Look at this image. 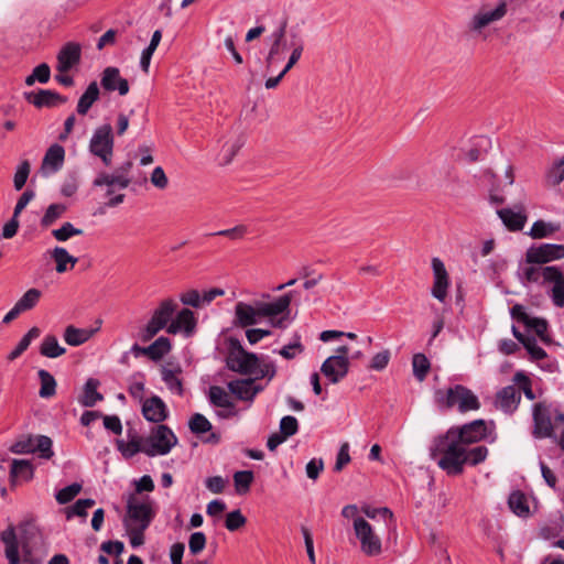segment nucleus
<instances>
[{"label": "nucleus", "instance_id": "nucleus-1", "mask_svg": "<svg viewBox=\"0 0 564 564\" xmlns=\"http://www.w3.org/2000/svg\"><path fill=\"white\" fill-rule=\"evenodd\" d=\"M464 448L460 440L448 429L444 434L434 437L430 455L432 459H437V466L447 475L456 476L462 474Z\"/></svg>", "mask_w": 564, "mask_h": 564}, {"label": "nucleus", "instance_id": "nucleus-2", "mask_svg": "<svg viewBox=\"0 0 564 564\" xmlns=\"http://www.w3.org/2000/svg\"><path fill=\"white\" fill-rule=\"evenodd\" d=\"M434 399L441 410H449L457 406L460 413H466L480 408L478 397L470 389L462 384H455L446 390H436Z\"/></svg>", "mask_w": 564, "mask_h": 564}, {"label": "nucleus", "instance_id": "nucleus-3", "mask_svg": "<svg viewBox=\"0 0 564 564\" xmlns=\"http://www.w3.org/2000/svg\"><path fill=\"white\" fill-rule=\"evenodd\" d=\"M523 275L529 282L553 283L551 297L555 306L564 307V275L557 267H528L523 270Z\"/></svg>", "mask_w": 564, "mask_h": 564}, {"label": "nucleus", "instance_id": "nucleus-4", "mask_svg": "<svg viewBox=\"0 0 564 564\" xmlns=\"http://www.w3.org/2000/svg\"><path fill=\"white\" fill-rule=\"evenodd\" d=\"M508 13V2L499 0L495 6L482 4L468 20L467 31L473 35L482 34L490 24L502 20Z\"/></svg>", "mask_w": 564, "mask_h": 564}, {"label": "nucleus", "instance_id": "nucleus-5", "mask_svg": "<svg viewBox=\"0 0 564 564\" xmlns=\"http://www.w3.org/2000/svg\"><path fill=\"white\" fill-rule=\"evenodd\" d=\"M227 368L241 375L257 373L259 357L247 351L236 338L229 339V351L226 358Z\"/></svg>", "mask_w": 564, "mask_h": 564}, {"label": "nucleus", "instance_id": "nucleus-6", "mask_svg": "<svg viewBox=\"0 0 564 564\" xmlns=\"http://www.w3.org/2000/svg\"><path fill=\"white\" fill-rule=\"evenodd\" d=\"M52 445V440L46 435L24 434L15 440L9 451L18 455L39 453L41 458L50 459L54 455Z\"/></svg>", "mask_w": 564, "mask_h": 564}, {"label": "nucleus", "instance_id": "nucleus-7", "mask_svg": "<svg viewBox=\"0 0 564 564\" xmlns=\"http://www.w3.org/2000/svg\"><path fill=\"white\" fill-rule=\"evenodd\" d=\"M144 443L147 456H164L176 446L177 437L167 425L159 424L151 430L149 436L144 438Z\"/></svg>", "mask_w": 564, "mask_h": 564}, {"label": "nucleus", "instance_id": "nucleus-8", "mask_svg": "<svg viewBox=\"0 0 564 564\" xmlns=\"http://www.w3.org/2000/svg\"><path fill=\"white\" fill-rule=\"evenodd\" d=\"M113 144L112 127L105 123L95 129L89 141V151L93 155L99 158L106 166H110L113 156Z\"/></svg>", "mask_w": 564, "mask_h": 564}, {"label": "nucleus", "instance_id": "nucleus-9", "mask_svg": "<svg viewBox=\"0 0 564 564\" xmlns=\"http://www.w3.org/2000/svg\"><path fill=\"white\" fill-rule=\"evenodd\" d=\"M291 301L292 292L278 297L273 302H258L261 317H269L273 327L285 328Z\"/></svg>", "mask_w": 564, "mask_h": 564}, {"label": "nucleus", "instance_id": "nucleus-10", "mask_svg": "<svg viewBox=\"0 0 564 564\" xmlns=\"http://www.w3.org/2000/svg\"><path fill=\"white\" fill-rule=\"evenodd\" d=\"M356 538L360 542L361 551L368 556L379 555L382 551L381 540L375 533L371 524L364 518H356L352 522Z\"/></svg>", "mask_w": 564, "mask_h": 564}, {"label": "nucleus", "instance_id": "nucleus-11", "mask_svg": "<svg viewBox=\"0 0 564 564\" xmlns=\"http://www.w3.org/2000/svg\"><path fill=\"white\" fill-rule=\"evenodd\" d=\"M553 406L546 402H538L532 408L534 438H550L554 435V426L552 423Z\"/></svg>", "mask_w": 564, "mask_h": 564}, {"label": "nucleus", "instance_id": "nucleus-12", "mask_svg": "<svg viewBox=\"0 0 564 564\" xmlns=\"http://www.w3.org/2000/svg\"><path fill=\"white\" fill-rule=\"evenodd\" d=\"M128 519L124 521V525L130 524L139 527L141 530H147L151 524L155 512L152 508L151 501H138L134 498H130L127 503Z\"/></svg>", "mask_w": 564, "mask_h": 564}, {"label": "nucleus", "instance_id": "nucleus-13", "mask_svg": "<svg viewBox=\"0 0 564 564\" xmlns=\"http://www.w3.org/2000/svg\"><path fill=\"white\" fill-rule=\"evenodd\" d=\"M563 258L564 245L557 243H542L540 246H532L525 253L527 262L531 264H543Z\"/></svg>", "mask_w": 564, "mask_h": 564}, {"label": "nucleus", "instance_id": "nucleus-14", "mask_svg": "<svg viewBox=\"0 0 564 564\" xmlns=\"http://www.w3.org/2000/svg\"><path fill=\"white\" fill-rule=\"evenodd\" d=\"M451 430L460 440L464 446L480 442L487 436V424L481 419L462 426H452Z\"/></svg>", "mask_w": 564, "mask_h": 564}, {"label": "nucleus", "instance_id": "nucleus-15", "mask_svg": "<svg viewBox=\"0 0 564 564\" xmlns=\"http://www.w3.org/2000/svg\"><path fill=\"white\" fill-rule=\"evenodd\" d=\"M132 167L131 162H126L118 167L113 173H99L94 180L93 185L95 187L101 186H117L120 189H124L130 185V178L128 176L130 169Z\"/></svg>", "mask_w": 564, "mask_h": 564}, {"label": "nucleus", "instance_id": "nucleus-16", "mask_svg": "<svg viewBox=\"0 0 564 564\" xmlns=\"http://www.w3.org/2000/svg\"><path fill=\"white\" fill-rule=\"evenodd\" d=\"M23 96L29 104L36 108H53L67 101L66 97L50 89H40L37 93L25 91Z\"/></svg>", "mask_w": 564, "mask_h": 564}, {"label": "nucleus", "instance_id": "nucleus-17", "mask_svg": "<svg viewBox=\"0 0 564 564\" xmlns=\"http://www.w3.org/2000/svg\"><path fill=\"white\" fill-rule=\"evenodd\" d=\"M141 403V413L147 421L159 425L167 419V406L160 397L152 395Z\"/></svg>", "mask_w": 564, "mask_h": 564}, {"label": "nucleus", "instance_id": "nucleus-18", "mask_svg": "<svg viewBox=\"0 0 564 564\" xmlns=\"http://www.w3.org/2000/svg\"><path fill=\"white\" fill-rule=\"evenodd\" d=\"M432 270L434 275L432 295L440 302H444L447 296V289L449 285V278L444 262L440 258H433Z\"/></svg>", "mask_w": 564, "mask_h": 564}, {"label": "nucleus", "instance_id": "nucleus-19", "mask_svg": "<svg viewBox=\"0 0 564 564\" xmlns=\"http://www.w3.org/2000/svg\"><path fill=\"white\" fill-rule=\"evenodd\" d=\"M521 402V393L516 384L503 387L496 393L495 406L506 414H512L517 411Z\"/></svg>", "mask_w": 564, "mask_h": 564}, {"label": "nucleus", "instance_id": "nucleus-20", "mask_svg": "<svg viewBox=\"0 0 564 564\" xmlns=\"http://www.w3.org/2000/svg\"><path fill=\"white\" fill-rule=\"evenodd\" d=\"M349 371V359H343L341 357H328L321 367V372L327 378V380L336 384L344 379Z\"/></svg>", "mask_w": 564, "mask_h": 564}, {"label": "nucleus", "instance_id": "nucleus-21", "mask_svg": "<svg viewBox=\"0 0 564 564\" xmlns=\"http://www.w3.org/2000/svg\"><path fill=\"white\" fill-rule=\"evenodd\" d=\"M100 84L101 87L109 93L118 91L120 96H124L129 93L128 80L121 77L119 68L113 66H108L104 69Z\"/></svg>", "mask_w": 564, "mask_h": 564}, {"label": "nucleus", "instance_id": "nucleus-22", "mask_svg": "<svg viewBox=\"0 0 564 564\" xmlns=\"http://www.w3.org/2000/svg\"><path fill=\"white\" fill-rule=\"evenodd\" d=\"M82 47L78 43L68 42L59 51L57 55V70L67 73L70 68L80 62Z\"/></svg>", "mask_w": 564, "mask_h": 564}, {"label": "nucleus", "instance_id": "nucleus-23", "mask_svg": "<svg viewBox=\"0 0 564 564\" xmlns=\"http://www.w3.org/2000/svg\"><path fill=\"white\" fill-rule=\"evenodd\" d=\"M128 440H117L116 447L123 458L130 459L138 453L145 454L144 438L141 437L135 431L129 430L127 432Z\"/></svg>", "mask_w": 564, "mask_h": 564}, {"label": "nucleus", "instance_id": "nucleus-24", "mask_svg": "<svg viewBox=\"0 0 564 564\" xmlns=\"http://www.w3.org/2000/svg\"><path fill=\"white\" fill-rule=\"evenodd\" d=\"M262 318L259 312V304L254 305L238 302L235 306V325L240 327H248L256 325Z\"/></svg>", "mask_w": 564, "mask_h": 564}, {"label": "nucleus", "instance_id": "nucleus-25", "mask_svg": "<svg viewBox=\"0 0 564 564\" xmlns=\"http://www.w3.org/2000/svg\"><path fill=\"white\" fill-rule=\"evenodd\" d=\"M228 388L239 400L251 401L263 389L256 384V379H238L230 381Z\"/></svg>", "mask_w": 564, "mask_h": 564}, {"label": "nucleus", "instance_id": "nucleus-26", "mask_svg": "<svg viewBox=\"0 0 564 564\" xmlns=\"http://www.w3.org/2000/svg\"><path fill=\"white\" fill-rule=\"evenodd\" d=\"M196 327V318L194 313L188 308L181 310L176 317L171 321L167 326L169 334H177L180 332L189 336Z\"/></svg>", "mask_w": 564, "mask_h": 564}, {"label": "nucleus", "instance_id": "nucleus-27", "mask_svg": "<svg viewBox=\"0 0 564 564\" xmlns=\"http://www.w3.org/2000/svg\"><path fill=\"white\" fill-rule=\"evenodd\" d=\"M1 542L4 544V554L9 564H19V542L13 527L7 528L0 535Z\"/></svg>", "mask_w": 564, "mask_h": 564}, {"label": "nucleus", "instance_id": "nucleus-28", "mask_svg": "<svg viewBox=\"0 0 564 564\" xmlns=\"http://www.w3.org/2000/svg\"><path fill=\"white\" fill-rule=\"evenodd\" d=\"M497 214L510 231L522 230L527 221V215L523 210L514 212L511 208H502L499 209Z\"/></svg>", "mask_w": 564, "mask_h": 564}, {"label": "nucleus", "instance_id": "nucleus-29", "mask_svg": "<svg viewBox=\"0 0 564 564\" xmlns=\"http://www.w3.org/2000/svg\"><path fill=\"white\" fill-rule=\"evenodd\" d=\"M65 159V150L62 145L55 143L51 145L43 159L42 169L55 173L62 169Z\"/></svg>", "mask_w": 564, "mask_h": 564}, {"label": "nucleus", "instance_id": "nucleus-30", "mask_svg": "<svg viewBox=\"0 0 564 564\" xmlns=\"http://www.w3.org/2000/svg\"><path fill=\"white\" fill-rule=\"evenodd\" d=\"M96 329L77 328L74 325H68L64 329L63 338L69 346L77 347L88 341Z\"/></svg>", "mask_w": 564, "mask_h": 564}, {"label": "nucleus", "instance_id": "nucleus-31", "mask_svg": "<svg viewBox=\"0 0 564 564\" xmlns=\"http://www.w3.org/2000/svg\"><path fill=\"white\" fill-rule=\"evenodd\" d=\"M51 257L55 262V270L57 273H64L68 270H72L75 264L78 262L76 257L69 254V252L63 247H55Z\"/></svg>", "mask_w": 564, "mask_h": 564}, {"label": "nucleus", "instance_id": "nucleus-32", "mask_svg": "<svg viewBox=\"0 0 564 564\" xmlns=\"http://www.w3.org/2000/svg\"><path fill=\"white\" fill-rule=\"evenodd\" d=\"M34 476V468L28 459H13L10 469V480L13 484L17 479L29 481Z\"/></svg>", "mask_w": 564, "mask_h": 564}, {"label": "nucleus", "instance_id": "nucleus-33", "mask_svg": "<svg viewBox=\"0 0 564 564\" xmlns=\"http://www.w3.org/2000/svg\"><path fill=\"white\" fill-rule=\"evenodd\" d=\"M99 95H100V91H99V87H98L97 83L91 82L88 85L85 93L80 96V98L77 102L76 111L79 115L85 116L89 111V109L91 108L94 102H96L99 99Z\"/></svg>", "mask_w": 564, "mask_h": 564}, {"label": "nucleus", "instance_id": "nucleus-34", "mask_svg": "<svg viewBox=\"0 0 564 564\" xmlns=\"http://www.w3.org/2000/svg\"><path fill=\"white\" fill-rule=\"evenodd\" d=\"M41 336V329L37 326L31 327L26 334L20 339L18 345L10 351L7 356L9 361H13L18 359L31 345L34 339H37Z\"/></svg>", "mask_w": 564, "mask_h": 564}, {"label": "nucleus", "instance_id": "nucleus-35", "mask_svg": "<svg viewBox=\"0 0 564 564\" xmlns=\"http://www.w3.org/2000/svg\"><path fill=\"white\" fill-rule=\"evenodd\" d=\"M99 381L94 378H89L85 386L83 395L79 402L87 408L94 406L98 401L104 399L102 394L98 392Z\"/></svg>", "mask_w": 564, "mask_h": 564}, {"label": "nucleus", "instance_id": "nucleus-36", "mask_svg": "<svg viewBox=\"0 0 564 564\" xmlns=\"http://www.w3.org/2000/svg\"><path fill=\"white\" fill-rule=\"evenodd\" d=\"M66 352L55 335H46L40 346V354L46 358H58Z\"/></svg>", "mask_w": 564, "mask_h": 564}, {"label": "nucleus", "instance_id": "nucleus-37", "mask_svg": "<svg viewBox=\"0 0 564 564\" xmlns=\"http://www.w3.org/2000/svg\"><path fill=\"white\" fill-rule=\"evenodd\" d=\"M171 350V341L167 337L161 336L150 346L142 349V354L156 361L163 358Z\"/></svg>", "mask_w": 564, "mask_h": 564}, {"label": "nucleus", "instance_id": "nucleus-38", "mask_svg": "<svg viewBox=\"0 0 564 564\" xmlns=\"http://www.w3.org/2000/svg\"><path fill=\"white\" fill-rule=\"evenodd\" d=\"M488 456V448L484 445H479L473 448H468V446H465L464 448V458L462 460V473L464 471V466L470 465L476 466L482 462Z\"/></svg>", "mask_w": 564, "mask_h": 564}, {"label": "nucleus", "instance_id": "nucleus-39", "mask_svg": "<svg viewBox=\"0 0 564 564\" xmlns=\"http://www.w3.org/2000/svg\"><path fill=\"white\" fill-rule=\"evenodd\" d=\"M37 376L41 383L39 395L43 399L55 395L57 386L55 378L45 369H40Z\"/></svg>", "mask_w": 564, "mask_h": 564}, {"label": "nucleus", "instance_id": "nucleus-40", "mask_svg": "<svg viewBox=\"0 0 564 564\" xmlns=\"http://www.w3.org/2000/svg\"><path fill=\"white\" fill-rule=\"evenodd\" d=\"M286 24L283 23L278 31L273 33L274 41L271 45L269 54L267 56V65L271 67L274 63L280 62L282 57L280 56L281 42L285 35Z\"/></svg>", "mask_w": 564, "mask_h": 564}, {"label": "nucleus", "instance_id": "nucleus-41", "mask_svg": "<svg viewBox=\"0 0 564 564\" xmlns=\"http://www.w3.org/2000/svg\"><path fill=\"white\" fill-rule=\"evenodd\" d=\"M209 402L218 408L234 409L235 404L228 393L218 386H212L208 392Z\"/></svg>", "mask_w": 564, "mask_h": 564}, {"label": "nucleus", "instance_id": "nucleus-42", "mask_svg": "<svg viewBox=\"0 0 564 564\" xmlns=\"http://www.w3.org/2000/svg\"><path fill=\"white\" fill-rule=\"evenodd\" d=\"M508 505L512 512L519 517H527L530 512L527 497L521 491H513L509 496Z\"/></svg>", "mask_w": 564, "mask_h": 564}, {"label": "nucleus", "instance_id": "nucleus-43", "mask_svg": "<svg viewBox=\"0 0 564 564\" xmlns=\"http://www.w3.org/2000/svg\"><path fill=\"white\" fill-rule=\"evenodd\" d=\"M42 296V292L39 289L32 288L29 289L15 303V305L20 308V311L26 312L33 310L40 299Z\"/></svg>", "mask_w": 564, "mask_h": 564}, {"label": "nucleus", "instance_id": "nucleus-44", "mask_svg": "<svg viewBox=\"0 0 564 564\" xmlns=\"http://www.w3.org/2000/svg\"><path fill=\"white\" fill-rule=\"evenodd\" d=\"M412 369L413 376L419 381H423L431 369V362L424 354H414L412 357Z\"/></svg>", "mask_w": 564, "mask_h": 564}, {"label": "nucleus", "instance_id": "nucleus-45", "mask_svg": "<svg viewBox=\"0 0 564 564\" xmlns=\"http://www.w3.org/2000/svg\"><path fill=\"white\" fill-rule=\"evenodd\" d=\"M560 230V225L536 220L533 223L529 235L533 239H543Z\"/></svg>", "mask_w": 564, "mask_h": 564}, {"label": "nucleus", "instance_id": "nucleus-46", "mask_svg": "<svg viewBox=\"0 0 564 564\" xmlns=\"http://www.w3.org/2000/svg\"><path fill=\"white\" fill-rule=\"evenodd\" d=\"M176 307L177 304L175 301L171 299L164 300L154 311L152 316L159 321H162V323L167 327L170 325L169 322L172 319V316L176 311Z\"/></svg>", "mask_w": 564, "mask_h": 564}, {"label": "nucleus", "instance_id": "nucleus-47", "mask_svg": "<svg viewBox=\"0 0 564 564\" xmlns=\"http://www.w3.org/2000/svg\"><path fill=\"white\" fill-rule=\"evenodd\" d=\"M254 475L251 470H240L234 474V485L238 495L249 492Z\"/></svg>", "mask_w": 564, "mask_h": 564}, {"label": "nucleus", "instance_id": "nucleus-48", "mask_svg": "<svg viewBox=\"0 0 564 564\" xmlns=\"http://www.w3.org/2000/svg\"><path fill=\"white\" fill-rule=\"evenodd\" d=\"M66 209L67 208L64 204H51L41 218V226L44 228L52 226L65 214Z\"/></svg>", "mask_w": 564, "mask_h": 564}, {"label": "nucleus", "instance_id": "nucleus-49", "mask_svg": "<svg viewBox=\"0 0 564 564\" xmlns=\"http://www.w3.org/2000/svg\"><path fill=\"white\" fill-rule=\"evenodd\" d=\"M512 381L516 386H518L517 389L520 391V393L523 392L528 400L532 401L536 398L532 390V381L523 371H517L512 378Z\"/></svg>", "mask_w": 564, "mask_h": 564}, {"label": "nucleus", "instance_id": "nucleus-50", "mask_svg": "<svg viewBox=\"0 0 564 564\" xmlns=\"http://www.w3.org/2000/svg\"><path fill=\"white\" fill-rule=\"evenodd\" d=\"M545 178L547 184L552 186L560 185L564 181V156L552 164Z\"/></svg>", "mask_w": 564, "mask_h": 564}, {"label": "nucleus", "instance_id": "nucleus-51", "mask_svg": "<svg viewBox=\"0 0 564 564\" xmlns=\"http://www.w3.org/2000/svg\"><path fill=\"white\" fill-rule=\"evenodd\" d=\"M162 380L173 393L177 395L183 394L182 380L178 378L176 371L169 368H163Z\"/></svg>", "mask_w": 564, "mask_h": 564}, {"label": "nucleus", "instance_id": "nucleus-52", "mask_svg": "<svg viewBox=\"0 0 564 564\" xmlns=\"http://www.w3.org/2000/svg\"><path fill=\"white\" fill-rule=\"evenodd\" d=\"M83 235V230L74 227L72 223H64L59 228L52 230V236L61 242L68 240L74 236Z\"/></svg>", "mask_w": 564, "mask_h": 564}, {"label": "nucleus", "instance_id": "nucleus-53", "mask_svg": "<svg viewBox=\"0 0 564 564\" xmlns=\"http://www.w3.org/2000/svg\"><path fill=\"white\" fill-rule=\"evenodd\" d=\"M188 427L192 433L200 435L212 430V423L200 413H195L189 422Z\"/></svg>", "mask_w": 564, "mask_h": 564}, {"label": "nucleus", "instance_id": "nucleus-54", "mask_svg": "<svg viewBox=\"0 0 564 564\" xmlns=\"http://www.w3.org/2000/svg\"><path fill=\"white\" fill-rule=\"evenodd\" d=\"M95 500L91 498L78 499L72 507L66 510V518L70 519L74 516L86 517L87 509L95 506Z\"/></svg>", "mask_w": 564, "mask_h": 564}, {"label": "nucleus", "instance_id": "nucleus-55", "mask_svg": "<svg viewBox=\"0 0 564 564\" xmlns=\"http://www.w3.org/2000/svg\"><path fill=\"white\" fill-rule=\"evenodd\" d=\"M82 490V485L78 482L70 484L55 495V499L59 505H66L70 502Z\"/></svg>", "mask_w": 564, "mask_h": 564}, {"label": "nucleus", "instance_id": "nucleus-56", "mask_svg": "<svg viewBox=\"0 0 564 564\" xmlns=\"http://www.w3.org/2000/svg\"><path fill=\"white\" fill-rule=\"evenodd\" d=\"M129 394L139 402H143L144 399V391H145V384H144V378L143 375L138 373L133 376L132 381L130 382L128 387Z\"/></svg>", "mask_w": 564, "mask_h": 564}, {"label": "nucleus", "instance_id": "nucleus-57", "mask_svg": "<svg viewBox=\"0 0 564 564\" xmlns=\"http://www.w3.org/2000/svg\"><path fill=\"white\" fill-rule=\"evenodd\" d=\"M246 522L247 518L237 509L226 514L225 527L228 531L234 532L242 528Z\"/></svg>", "mask_w": 564, "mask_h": 564}, {"label": "nucleus", "instance_id": "nucleus-58", "mask_svg": "<svg viewBox=\"0 0 564 564\" xmlns=\"http://www.w3.org/2000/svg\"><path fill=\"white\" fill-rule=\"evenodd\" d=\"M524 326L533 330L542 340H546L547 322L539 317H529Z\"/></svg>", "mask_w": 564, "mask_h": 564}, {"label": "nucleus", "instance_id": "nucleus-59", "mask_svg": "<svg viewBox=\"0 0 564 564\" xmlns=\"http://www.w3.org/2000/svg\"><path fill=\"white\" fill-rule=\"evenodd\" d=\"M299 431V422L292 415L283 416L280 421V434L285 438L293 436Z\"/></svg>", "mask_w": 564, "mask_h": 564}, {"label": "nucleus", "instance_id": "nucleus-60", "mask_svg": "<svg viewBox=\"0 0 564 564\" xmlns=\"http://www.w3.org/2000/svg\"><path fill=\"white\" fill-rule=\"evenodd\" d=\"M30 174V163L23 161L19 164L17 172L13 177V185L17 191H20L25 185Z\"/></svg>", "mask_w": 564, "mask_h": 564}, {"label": "nucleus", "instance_id": "nucleus-61", "mask_svg": "<svg viewBox=\"0 0 564 564\" xmlns=\"http://www.w3.org/2000/svg\"><path fill=\"white\" fill-rule=\"evenodd\" d=\"M275 373L276 369L273 361L259 358V366L257 369V373H254L256 380L262 378H268L269 380H271L275 376Z\"/></svg>", "mask_w": 564, "mask_h": 564}, {"label": "nucleus", "instance_id": "nucleus-62", "mask_svg": "<svg viewBox=\"0 0 564 564\" xmlns=\"http://www.w3.org/2000/svg\"><path fill=\"white\" fill-rule=\"evenodd\" d=\"M206 546V535L204 532H194L188 540L189 552L193 555L199 554Z\"/></svg>", "mask_w": 564, "mask_h": 564}, {"label": "nucleus", "instance_id": "nucleus-63", "mask_svg": "<svg viewBox=\"0 0 564 564\" xmlns=\"http://www.w3.org/2000/svg\"><path fill=\"white\" fill-rule=\"evenodd\" d=\"M523 346L527 349V351L529 352L530 358L532 360L538 361V360H542L546 357V351L542 347L538 346L536 339L532 336L529 339H527L525 341H523Z\"/></svg>", "mask_w": 564, "mask_h": 564}, {"label": "nucleus", "instance_id": "nucleus-64", "mask_svg": "<svg viewBox=\"0 0 564 564\" xmlns=\"http://www.w3.org/2000/svg\"><path fill=\"white\" fill-rule=\"evenodd\" d=\"M166 326L162 323V321L156 319L155 317H151V319L148 322L147 326L144 327L142 332V340H150L153 338L161 329L165 328Z\"/></svg>", "mask_w": 564, "mask_h": 564}]
</instances>
